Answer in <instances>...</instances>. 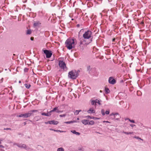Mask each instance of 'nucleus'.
I'll return each mask as SVG.
<instances>
[{"mask_svg": "<svg viewBox=\"0 0 151 151\" xmlns=\"http://www.w3.org/2000/svg\"><path fill=\"white\" fill-rule=\"evenodd\" d=\"M114 113H111V114H110V116H112L113 115H114Z\"/></svg>", "mask_w": 151, "mask_h": 151, "instance_id": "nucleus-41", "label": "nucleus"}, {"mask_svg": "<svg viewBox=\"0 0 151 151\" xmlns=\"http://www.w3.org/2000/svg\"><path fill=\"white\" fill-rule=\"evenodd\" d=\"M87 70L89 71V72H90L91 70V67L90 66H88L87 67Z\"/></svg>", "mask_w": 151, "mask_h": 151, "instance_id": "nucleus-27", "label": "nucleus"}, {"mask_svg": "<svg viewBox=\"0 0 151 151\" xmlns=\"http://www.w3.org/2000/svg\"><path fill=\"white\" fill-rule=\"evenodd\" d=\"M86 117L88 118L91 119V118L89 116H87Z\"/></svg>", "mask_w": 151, "mask_h": 151, "instance_id": "nucleus-38", "label": "nucleus"}, {"mask_svg": "<svg viewBox=\"0 0 151 151\" xmlns=\"http://www.w3.org/2000/svg\"><path fill=\"white\" fill-rule=\"evenodd\" d=\"M76 122H77L76 121H73V123Z\"/></svg>", "mask_w": 151, "mask_h": 151, "instance_id": "nucleus-53", "label": "nucleus"}, {"mask_svg": "<svg viewBox=\"0 0 151 151\" xmlns=\"http://www.w3.org/2000/svg\"><path fill=\"white\" fill-rule=\"evenodd\" d=\"M52 112H51V111H50L47 113L48 115V116H50L51 115V113Z\"/></svg>", "mask_w": 151, "mask_h": 151, "instance_id": "nucleus-32", "label": "nucleus"}, {"mask_svg": "<svg viewBox=\"0 0 151 151\" xmlns=\"http://www.w3.org/2000/svg\"><path fill=\"white\" fill-rule=\"evenodd\" d=\"M101 151H105L104 150H101Z\"/></svg>", "mask_w": 151, "mask_h": 151, "instance_id": "nucleus-59", "label": "nucleus"}, {"mask_svg": "<svg viewBox=\"0 0 151 151\" xmlns=\"http://www.w3.org/2000/svg\"><path fill=\"white\" fill-rule=\"evenodd\" d=\"M49 122H50V121H48V122H45V124H49Z\"/></svg>", "mask_w": 151, "mask_h": 151, "instance_id": "nucleus-44", "label": "nucleus"}, {"mask_svg": "<svg viewBox=\"0 0 151 151\" xmlns=\"http://www.w3.org/2000/svg\"><path fill=\"white\" fill-rule=\"evenodd\" d=\"M44 53L46 55V57L47 58H49L51 57L52 53L50 50H43Z\"/></svg>", "mask_w": 151, "mask_h": 151, "instance_id": "nucleus-6", "label": "nucleus"}, {"mask_svg": "<svg viewBox=\"0 0 151 151\" xmlns=\"http://www.w3.org/2000/svg\"><path fill=\"white\" fill-rule=\"evenodd\" d=\"M66 47L69 50H71L75 47L74 42L73 39H68L65 42Z\"/></svg>", "mask_w": 151, "mask_h": 151, "instance_id": "nucleus-2", "label": "nucleus"}, {"mask_svg": "<svg viewBox=\"0 0 151 151\" xmlns=\"http://www.w3.org/2000/svg\"><path fill=\"white\" fill-rule=\"evenodd\" d=\"M40 118L39 116H37L34 117V119L35 121H37L40 119Z\"/></svg>", "mask_w": 151, "mask_h": 151, "instance_id": "nucleus-14", "label": "nucleus"}, {"mask_svg": "<svg viewBox=\"0 0 151 151\" xmlns=\"http://www.w3.org/2000/svg\"><path fill=\"white\" fill-rule=\"evenodd\" d=\"M50 129L51 130L54 131V130L52 129Z\"/></svg>", "mask_w": 151, "mask_h": 151, "instance_id": "nucleus-54", "label": "nucleus"}, {"mask_svg": "<svg viewBox=\"0 0 151 151\" xmlns=\"http://www.w3.org/2000/svg\"><path fill=\"white\" fill-rule=\"evenodd\" d=\"M115 40V38H113V39L112 40V41H113V42Z\"/></svg>", "mask_w": 151, "mask_h": 151, "instance_id": "nucleus-51", "label": "nucleus"}, {"mask_svg": "<svg viewBox=\"0 0 151 151\" xmlns=\"http://www.w3.org/2000/svg\"><path fill=\"white\" fill-rule=\"evenodd\" d=\"M125 120H128V119H127V118H126V119H125Z\"/></svg>", "mask_w": 151, "mask_h": 151, "instance_id": "nucleus-60", "label": "nucleus"}, {"mask_svg": "<svg viewBox=\"0 0 151 151\" xmlns=\"http://www.w3.org/2000/svg\"><path fill=\"white\" fill-rule=\"evenodd\" d=\"M54 131L56 132H59V130H54Z\"/></svg>", "mask_w": 151, "mask_h": 151, "instance_id": "nucleus-45", "label": "nucleus"}, {"mask_svg": "<svg viewBox=\"0 0 151 151\" xmlns=\"http://www.w3.org/2000/svg\"><path fill=\"white\" fill-rule=\"evenodd\" d=\"M0 148H4V146L2 145H0Z\"/></svg>", "mask_w": 151, "mask_h": 151, "instance_id": "nucleus-40", "label": "nucleus"}, {"mask_svg": "<svg viewBox=\"0 0 151 151\" xmlns=\"http://www.w3.org/2000/svg\"><path fill=\"white\" fill-rule=\"evenodd\" d=\"M134 138H136V139H141V140H142V139L140 138H139V137L138 136H135L134 137Z\"/></svg>", "mask_w": 151, "mask_h": 151, "instance_id": "nucleus-29", "label": "nucleus"}, {"mask_svg": "<svg viewBox=\"0 0 151 151\" xmlns=\"http://www.w3.org/2000/svg\"><path fill=\"white\" fill-rule=\"evenodd\" d=\"M1 141H0V144H1Z\"/></svg>", "mask_w": 151, "mask_h": 151, "instance_id": "nucleus-64", "label": "nucleus"}, {"mask_svg": "<svg viewBox=\"0 0 151 151\" xmlns=\"http://www.w3.org/2000/svg\"><path fill=\"white\" fill-rule=\"evenodd\" d=\"M117 115H119V114L117 113H114V116Z\"/></svg>", "mask_w": 151, "mask_h": 151, "instance_id": "nucleus-42", "label": "nucleus"}, {"mask_svg": "<svg viewBox=\"0 0 151 151\" xmlns=\"http://www.w3.org/2000/svg\"><path fill=\"white\" fill-rule=\"evenodd\" d=\"M37 111H38V110H31L30 111V112L32 113L33 112H37Z\"/></svg>", "mask_w": 151, "mask_h": 151, "instance_id": "nucleus-25", "label": "nucleus"}, {"mask_svg": "<svg viewBox=\"0 0 151 151\" xmlns=\"http://www.w3.org/2000/svg\"><path fill=\"white\" fill-rule=\"evenodd\" d=\"M138 125L139 126H142V124L140 123Z\"/></svg>", "mask_w": 151, "mask_h": 151, "instance_id": "nucleus-46", "label": "nucleus"}, {"mask_svg": "<svg viewBox=\"0 0 151 151\" xmlns=\"http://www.w3.org/2000/svg\"><path fill=\"white\" fill-rule=\"evenodd\" d=\"M30 39L31 40H33L34 39V37H31L30 38Z\"/></svg>", "mask_w": 151, "mask_h": 151, "instance_id": "nucleus-43", "label": "nucleus"}, {"mask_svg": "<svg viewBox=\"0 0 151 151\" xmlns=\"http://www.w3.org/2000/svg\"><path fill=\"white\" fill-rule=\"evenodd\" d=\"M115 119L116 120H118L119 119L118 118L116 119Z\"/></svg>", "mask_w": 151, "mask_h": 151, "instance_id": "nucleus-58", "label": "nucleus"}, {"mask_svg": "<svg viewBox=\"0 0 151 151\" xmlns=\"http://www.w3.org/2000/svg\"><path fill=\"white\" fill-rule=\"evenodd\" d=\"M122 133H123L124 134H127V135H128L129 134V132H124V131H123L122 132Z\"/></svg>", "mask_w": 151, "mask_h": 151, "instance_id": "nucleus-33", "label": "nucleus"}, {"mask_svg": "<svg viewBox=\"0 0 151 151\" xmlns=\"http://www.w3.org/2000/svg\"><path fill=\"white\" fill-rule=\"evenodd\" d=\"M59 67L64 70H67V67L65 63L62 61H60L58 63Z\"/></svg>", "mask_w": 151, "mask_h": 151, "instance_id": "nucleus-5", "label": "nucleus"}, {"mask_svg": "<svg viewBox=\"0 0 151 151\" xmlns=\"http://www.w3.org/2000/svg\"><path fill=\"white\" fill-rule=\"evenodd\" d=\"M80 32H79V35H78V37H79V38L80 39Z\"/></svg>", "mask_w": 151, "mask_h": 151, "instance_id": "nucleus-50", "label": "nucleus"}, {"mask_svg": "<svg viewBox=\"0 0 151 151\" xmlns=\"http://www.w3.org/2000/svg\"><path fill=\"white\" fill-rule=\"evenodd\" d=\"M14 145H17L19 147L25 149L26 150H28L29 149V147H27L26 145L22 143H15L14 144Z\"/></svg>", "mask_w": 151, "mask_h": 151, "instance_id": "nucleus-4", "label": "nucleus"}, {"mask_svg": "<svg viewBox=\"0 0 151 151\" xmlns=\"http://www.w3.org/2000/svg\"><path fill=\"white\" fill-rule=\"evenodd\" d=\"M77 120H79V118H77Z\"/></svg>", "mask_w": 151, "mask_h": 151, "instance_id": "nucleus-56", "label": "nucleus"}, {"mask_svg": "<svg viewBox=\"0 0 151 151\" xmlns=\"http://www.w3.org/2000/svg\"><path fill=\"white\" fill-rule=\"evenodd\" d=\"M87 112L89 113H93L95 112V111L93 109L90 108L89 109L88 111Z\"/></svg>", "mask_w": 151, "mask_h": 151, "instance_id": "nucleus-11", "label": "nucleus"}, {"mask_svg": "<svg viewBox=\"0 0 151 151\" xmlns=\"http://www.w3.org/2000/svg\"><path fill=\"white\" fill-rule=\"evenodd\" d=\"M58 107H55L51 111V112H53L56 111H57V110L58 109Z\"/></svg>", "mask_w": 151, "mask_h": 151, "instance_id": "nucleus-19", "label": "nucleus"}, {"mask_svg": "<svg viewBox=\"0 0 151 151\" xmlns=\"http://www.w3.org/2000/svg\"><path fill=\"white\" fill-rule=\"evenodd\" d=\"M40 24V23L39 21H37L34 23L33 25L34 27H36L38 26Z\"/></svg>", "mask_w": 151, "mask_h": 151, "instance_id": "nucleus-13", "label": "nucleus"}, {"mask_svg": "<svg viewBox=\"0 0 151 151\" xmlns=\"http://www.w3.org/2000/svg\"><path fill=\"white\" fill-rule=\"evenodd\" d=\"M71 132L75 134H76L77 135H79L80 134V133H79L78 132H76L75 130H72V131H71Z\"/></svg>", "mask_w": 151, "mask_h": 151, "instance_id": "nucleus-15", "label": "nucleus"}, {"mask_svg": "<svg viewBox=\"0 0 151 151\" xmlns=\"http://www.w3.org/2000/svg\"><path fill=\"white\" fill-rule=\"evenodd\" d=\"M133 133V132H129V134H132Z\"/></svg>", "mask_w": 151, "mask_h": 151, "instance_id": "nucleus-47", "label": "nucleus"}, {"mask_svg": "<svg viewBox=\"0 0 151 151\" xmlns=\"http://www.w3.org/2000/svg\"><path fill=\"white\" fill-rule=\"evenodd\" d=\"M105 91L106 93H108L110 92L109 90L107 88H105Z\"/></svg>", "mask_w": 151, "mask_h": 151, "instance_id": "nucleus-18", "label": "nucleus"}, {"mask_svg": "<svg viewBox=\"0 0 151 151\" xmlns=\"http://www.w3.org/2000/svg\"><path fill=\"white\" fill-rule=\"evenodd\" d=\"M24 85L25 87L27 88H29L31 86L30 85H28L27 84H25Z\"/></svg>", "mask_w": 151, "mask_h": 151, "instance_id": "nucleus-20", "label": "nucleus"}, {"mask_svg": "<svg viewBox=\"0 0 151 151\" xmlns=\"http://www.w3.org/2000/svg\"><path fill=\"white\" fill-rule=\"evenodd\" d=\"M96 103L97 102L96 100H92L91 101V104L92 105H95L96 106Z\"/></svg>", "mask_w": 151, "mask_h": 151, "instance_id": "nucleus-16", "label": "nucleus"}, {"mask_svg": "<svg viewBox=\"0 0 151 151\" xmlns=\"http://www.w3.org/2000/svg\"><path fill=\"white\" fill-rule=\"evenodd\" d=\"M135 126V124H130V126L132 127H133Z\"/></svg>", "mask_w": 151, "mask_h": 151, "instance_id": "nucleus-39", "label": "nucleus"}, {"mask_svg": "<svg viewBox=\"0 0 151 151\" xmlns=\"http://www.w3.org/2000/svg\"><path fill=\"white\" fill-rule=\"evenodd\" d=\"M78 112L79 113V112H81V110H78Z\"/></svg>", "mask_w": 151, "mask_h": 151, "instance_id": "nucleus-55", "label": "nucleus"}, {"mask_svg": "<svg viewBox=\"0 0 151 151\" xmlns=\"http://www.w3.org/2000/svg\"><path fill=\"white\" fill-rule=\"evenodd\" d=\"M57 151H64V150L62 147H60L57 149Z\"/></svg>", "mask_w": 151, "mask_h": 151, "instance_id": "nucleus-21", "label": "nucleus"}, {"mask_svg": "<svg viewBox=\"0 0 151 151\" xmlns=\"http://www.w3.org/2000/svg\"><path fill=\"white\" fill-rule=\"evenodd\" d=\"M17 117H23L24 118H26L25 117V113L23 114L19 115H17Z\"/></svg>", "mask_w": 151, "mask_h": 151, "instance_id": "nucleus-12", "label": "nucleus"}, {"mask_svg": "<svg viewBox=\"0 0 151 151\" xmlns=\"http://www.w3.org/2000/svg\"><path fill=\"white\" fill-rule=\"evenodd\" d=\"M97 133L99 134H100L99 132H97Z\"/></svg>", "mask_w": 151, "mask_h": 151, "instance_id": "nucleus-62", "label": "nucleus"}, {"mask_svg": "<svg viewBox=\"0 0 151 151\" xmlns=\"http://www.w3.org/2000/svg\"><path fill=\"white\" fill-rule=\"evenodd\" d=\"M26 118L30 117L31 116L33 115V114L30 112V111L27 113H25Z\"/></svg>", "mask_w": 151, "mask_h": 151, "instance_id": "nucleus-10", "label": "nucleus"}, {"mask_svg": "<svg viewBox=\"0 0 151 151\" xmlns=\"http://www.w3.org/2000/svg\"><path fill=\"white\" fill-rule=\"evenodd\" d=\"M49 121H50L49 124H53L56 125V124H57L58 123V121H55L54 120H53Z\"/></svg>", "mask_w": 151, "mask_h": 151, "instance_id": "nucleus-9", "label": "nucleus"}, {"mask_svg": "<svg viewBox=\"0 0 151 151\" xmlns=\"http://www.w3.org/2000/svg\"><path fill=\"white\" fill-rule=\"evenodd\" d=\"M59 132H63V131H60V130H59Z\"/></svg>", "mask_w": 151, "mask_h": 151, "instance_id": "nucleus-52", "label": "nucleus"}, {"mask_svg": "<svg viewBox=\"0 0 151 151\" xmlns=\"http://www.w3.org/2000/svg\"><path fill=\"white\" fill-rule=\"evenodd\" d=\"M19 83H21V81H19Z\"/></svg>", "mask_w": 151, "mask_h": 151, "instance_id": "nucleus-57", "label": "nucleus"}, {"mask_svg": "<svg viewBox=\"0 0 151 151\" xmlns=\"http://www.w3.org/2000/svg\"><path fill=\"white\" fill-rule=\"evenodd\" d=\"M26 124L25 122H24V124L25 125Z\"/></svg>", "mask_w": 151, "mask_h": 151, "instance_id": "nucleus-63", "label": "nucleus"}, {"mask_svg": "<svg viewBox=\"0 0 151 151\" xmlns=\"http://www.w3.org/2000/svg\"><path fill=\"white\" fill-rule=\"evenodd\" d=\"M70 124L72 123H73V121H70Z\"/></svg>", "mask_w": 151, "mask_h": 151, "instance_id": "nucleus-48", "label": "nucleus"}, {"mask_svg": "<svg viewBox=\"0 0 151 151\" xmlns=\"http://www.w3.org/2000/svg\"><path fill=\"white\" fill-rule=\"evenodd\" d=\"M74 114H75L76 115H78L79 114V112L78 110H76L75 112H74Z\"/></svg>", "mask_w": 151, "mask_h": 151, "instance_id": "nucleus-28", "label": "nucleus"}, {"mask_svg": "<svg viewBox=\"0 0 151 151\" xmlns=\"http://www.w3.org/2000/svg\"><path fill=\"white\" fill-rule=\"evenodd\" d=\"M94 124V122L93 120L89 121L88 120V124L89 125H92Z\"/></svg>", "mask_w": 151, "mask_h": 151, "instance_id": "nucleus-17", "label": "nucleus"}, {"mask_svg": "<svg viewBox=\"0 0 151 151\" xmlns=\"http://www.w3.org/2000/svg\"><path fill=\"white\" fill-rule=\"evenodd\" d=\"M127 119H128V120H129V122H132V123H135L134 121V120H131V119H129L128 118H127Z\"/></svg>", "mask_w": 151, "mask_h": 151, "instance_id": "nucleus-26", "label": "nucleus"}, {"mask_svg": "<svg viewBox=\"0 0 151 151\" xmlns=\"http://www.w3.org/2000/svg\"><path fill=\"white\" fill-rule=\"evenodd\" d=\"M109 111H106L105 112V114H109Z\"/></svg>", "mask_w": 151, "mask_h": 151, "instance_id": "nucleus-35", "label": "nucleus"}, {"mask_svg": "<svg viewBox=\"0 0 151 151\" xmlns=\"http://www.w3.org/2000/svg\"><path fill=\"white\" fill-rule=\"evenodd\" d=\"M41 115L43 116H48V115L47 113H41Z\"/></svg>", "mask_w": 151, "mask_h": 151, "instance_id": "nucleus-22", "label": "nucleus"}, {"mask_svg": "<svg viewBox=\"0 0 151 151\" xmlns=\"http://www.w3.org/2000/svg\"><path fill=\"white\" fill-rule=\"evenodd\" d=\"M83 37L84 38V41L85 42L86 41L87 39H90L87 43L88 44H89L92 41V39L93 38V37L92 36V32L89 30H88L87 31L85 32L83 35Z\"/></svg>", "mask_w": 151, "mask_h": 151, "instance_id": "nucleus-1", "label": "nucleus"}, {"mask_svg": "<svg viewBox=\"0 0 151 151\" xmlns=\"http://www.w3.org/2000/svg\"><path fill=\"white\" fill-rule=\"evenodd\" d=\"M66 116V114H63L60 115V117H64Z\"/></svg>", "mask_w": 151, "mask_h": 151, "instance_id": "nucleus-30", "label": "nucleus"}, {"mask_svg": "<svg viewBox=\"0 0 151 151\" xmlns=\"http://www.w3.org/2000/svg\"><path fill=\"white\" fill-rule=\"evenodd\" d=\"M96 101L97 102V103L98 104H99L100 105L101 104L100 102L99 101L98 99H96Z\"/></svg>", "mask_w": 151, "mask_h": 151, "instance_id": "nucleus-31", "label": "nucleus"}, {"mask_svg": "<svg viewBox=\"0 0 151 151\" xmlns=\"http://www.w3.org/2000/svg\"><path fill=\"white\" fill-rule=\"evenodd\" d=\"M31 32L30 30H28L27 32V35H30L31 34Z\"/></svg>", "mask_w": 151, "mask_h": 151, "instance_id": "nucleus-23", "label": "nucleus"}, {"mask_svg": "<svg viewBox=\"0 0 151 151\" xmlns=\"http://www.w3.org/2000/svg\"><path fill=\"white\" fill-rule=\"evenodd\" d=\"M64 123L66 124H70V121L64 122Z\"/></svg>", "mask_w": 151, "mask_h": 151, "instance_id": "nucleus-37", "label": "nucleus"}, {"mask_svg": "<svg viewBox=\"0 0 151 151\" xmlns=\"http://www.w3.org/2000/svg\"><path fill=\"white\" fill-rule=\"evenodd\" d=\"M109 82L112 84H114L116 83V81L112 77H110L109 79Z\"/></svg>", "mask_w": 151, "mask_h": 151, "instance_id": "nucleus-7", "label": "nucleus"}, {"mask_svg": "<svg viewBox=\"0 0 151 151\" xmlns=\"http://www.w3.org/2000/svg\"><path fill=\"white\" fill-rule=\"evenodd\" d=\"M78 72H80V71H79V70H78V72H78Z\"/></svg>", "mask_w": 151, "mask_h": 151, "instance_id": "nucleus-61", "label": "nucleus"}, {"mask_svg": "<svg viewBox=\"0 0 151 151\" xmlns=\"http://www.w3.org/2000/svg\"><path fill=\"white\" fill-rule=\"evenodd\" d=\"M103 122H107V123H110V122L108 121H104Z\"/></svg>", "mask_w": 151, "mask_h": 151, "instance_id": "nucleus-49", "label": "nucleus"}, {"mask_svg": "<svg viewBox=\"0 0 151 151\" xmlns=\"http://www.w3.org/2000/svg\"><path fill=\"white\" fill-rule=\"evenodd\" d=\"M63 111H60V110H58V109L56 111V112L58 113H61V112H62Z\"/></svg>", "mask_w": 151, "mask_h": 151, "instance_id": "nucleus-34", "label": "nucleus"}, {"mask_svg": "<svg viewBox=\"0 0 151 151\" xmlns=\"http://www.w3.org/2000/svg\"><path fill=\"white\" fill-rule=\"evenodd\" d=\"M78 76V73L76 70H72L68 73V77L73 79H76Z\"/></svg>", "mask_w": 151, "mask_h": 151, "instance_id": "nucleus-3", "label": "nucleus"}, {"mask_svg": "<svg viewBox=\"0 0 151 151\" xmlns=\"http://www.w3.org/2000/svg\"><path fill=\"white\" fill-rule=\"evenodd\" d=\"M82 123L84 125H86L88 124V120L87 119H83L81 120Z\"/></svg>", "mask_w": 151, "mask_h": 151, "instance_id": "nucleus-8", "label": "nucleus"}, {"mask_svg": "<svg viewBox=\"0 0 151 151\" xmlns=\"http://www.w3.org/2000/svg\"><path fill=\"white\" fill-rule=\"evenodd\" d=\"M101 113L102 114V115L103 116H104V115H105V111H104V109H102L101 111Z\"/></svg>", "mask_w": 151, "mask_h": 151, "instance_id": "nucleus-24", "label": "nucleus"}, {"mask_svg": "<svg viewBox=\"0 0 151 151\" xmlns=\"http://www.w3.org/2000/svg\"><path fill=\"white\" fill-rule=\"evenodd\" d=\"M4 129L5 130H11V129L10 128H4Z\"/></svg>", "mask_w": 151, "mask_h": 151, "instance_id": "nucleus-36", "label": "nucleus"}]
</instances>
